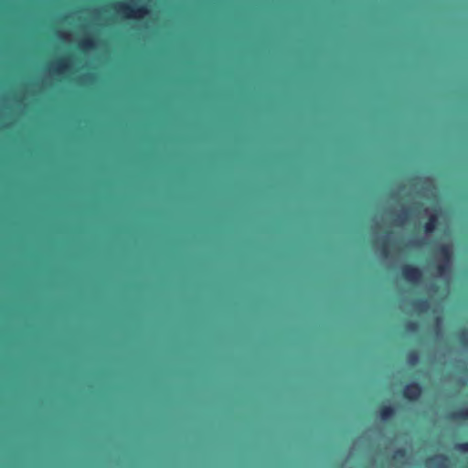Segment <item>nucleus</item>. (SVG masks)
<instances>
[{
	"label": "nucleus",
	"instance_id": "nucleus-1",
	"mask_svg": "<svg viewBox=\"0 0 468 468\" xmlns=\"http://www.w3.org/2000/svg\"><path fill=\"white\" fill-rule=\"evenodd\" d=\"M112 7L126 18H143L149 14V9L146 5L134 6L123 2H119L113 5Z\"/></svg>",
	"mask_w": 468,
	"mask_h": 468
},
{
	"label": "nucleus",
	"instance_id": "nucleus-2",
	"mask_svg": "<svg viewBox=\"0 0 468 468\" xmlns=\"http://www.w3.org/2000/svg\"><path fill=\"white\" fill-rule=\"evenodd\" d=\"M401 275L408 282L417 284L422 279V271L412 264H405L401 268Z\"/></svg>",
	"mask_w": 468,
	"mask_h": 468
},
{
	"label": "nucleus",
	"instance_id": "nucleus-3",
	"mask_svg": "<svg viewBox=\"0 0 468 468\" xmlns=\"http://www.w3.org/2000/svg\"><path fill=\"white\" fill-rule=\"evenodd\" d=\"M422 393V387L419 382L413 381L407 384L403 390V397L409 401H417Z\"/></svg>",
	"mask_w": 468,
	"mask_h": 468
},
{
	"label": "nucleus",
	"instance_id": "nucleus-4",
	"mask_svg": "<svg viewBox=\"0 0 468 468\" xmlns=\"http://www.w3.org/2000/svg\"><path fill=\"white\" fill-rule=\"evenodd\" d=\"M426 465L430 468H449V458L445 454L430 456L426 460Z\"/></svg>",
	"mask_w": 468,
	"mask_h": 468
},
{
	"label": "nucleus",
	"instance_id": "nucleus-5",
	"mask_svg": "<svg viewBox=\"0 0 468 468\" xmlns=\"http://www.w3.org/2000/svg\"><path fill=\"white\" fill-rule=\"evenodd\" d=\"M70 56H66L55 61L52 70L55 74L62 75L70 69Z\"/></svg>",
	"mask_w": 468,
	"mask_h": 468
},
{
	"label": "nucleus",
	"instance_id": "nucleus-6",
	"mask_svg": "<svg viewBox=\"0 0 468 468\" xmlns=\"http://www.w3.org/2000/svg\"><path fill=\"white\" fill-rule=\"evenodd\" d=\"M441 261L452 262V249L449 244H443L438 249Z\"/></svg>",
	"mask_w": 468,
	"mask_h": 468
},
{
	"label": "nucleus",
	"instance_id": "nucleus-7",
	"mask_svg": "<svg viewBox=\"0 0 468 468\" xmlns=\"http://www.w3.org/2000/svg\"><path fill=\"white\" fill-rule=\"evenodd\" d=\"M438 223V215L435 213L430 215L428 220L424 224V231L426 233H432L436 229Z\"/></svg>",
	"mask_w": 468,
	"mask_h": 468
},
{
	"label": "nucleus",
	"instance_id": "nucleus-8",
	"mask_svg": "<svg viewBox=\"0 0 468 468\" xmlns=\"http://www.w3.org/2000/svg\"><path fill=\"white\" fill-rule=\"evenodd\" d=\"M395 415V409L390 405H382L379 408V416L382 420H388Z\"/></svg>",
	"mask_w": 468,
	"mask_h": 468
},
{
	"label": "nucleus",
	"instance_id": "nucleus-9",
	"mask_svg": "<svg viewBox=\"0 0 468 468\" xmlns=\"http://www.w3.org/2000/svg\"><path fill=\"white\" fill-rule=\"evenodd\" d=\"M81 51L93 50L96 48L95 40L92 37H84L79 44Z\"/></svg>",
	"mask_w": 468,
	"mask_h": 468
},
{
	"label": "nucleus",
	"instance_id": "nucleus-10",
	"mask_svg": "<svg viewBox=\"0 0 468 468\" xmlns=\"http://www.w3.org/2000/svg\"><path fill=\"white\" fill-rule=\"evenodd\" d=\"M450 417L453 420H468V407L459 409L451 413Z\"/></svg>",
	"mask_w": 468,
	"mask_h": 468
},
{
	"label": "nucleus",
	"instance_id": "nucleus-11",
	"mask_svg": "<svg viewBox=\"0 0 468 468\" xmlns=\"http://www.w3.org/2000/svg\"><path fill=\"white\" fill-rule=\"evenodd\" d=\"M413 307L420 312L424 313L427 312L430 308V303L427 299H419L413 303Z\"/></svg>",
	"mask_w": 468,
	"mask_h": 468
},
{
	"label": "nucleus",
	"instance_id": "nucleus-12",
	"mask_svg": "<svg viewBox=\"0 0 468 468\" xmlns=\"http://www.w3.org/2000/svg\"><path fill=\"white\" fill-rule=\"evenodd\" d=\"M451 263L447 261H440L436 266L437 273L441 276L447 274L451 270Z\"/></svg>",
	"mask_w": 468,
	"mask_h": 468
},
{
	"label": "nucleus",
	"instance_id": "nucleus-13",
	"mask_svg": "<svg viewBox=\"0 0 468 468\" xmlns=\"http://www.w3.org/2000/svg\"><path fill=\"white\" fill-rule=\"evenodd\" d=\"M419 353L415 350L410 351L407 355V361L410 365H416L419 362Z\"/></svg>",
	"mask_w": 468,
	"mask_h": 468
},
{
	"label": "nucleus",
	"instance_id": "nucleus-14",
	"mask_svg": "<svg viewBox=\"0 0 468 468\" xmlns=\"http://www.w3.org/2000/svg\"><path fill=\"white\" fill-rule=\"evenodd\" d=\"M406 455H407V451L404 448H399L394 452L392 458L394 460H401V459L405 458Z\"/></svg>",
	"mask_w": 468,
	"mask_h": 468
},
{
	"label": "nucleus",
	"instance_id": "nucleus-15",
	"mask_svg": "<svg viewBox=\"0 0 468 468\" xmlns=\"http://www.w3.org/2000/svg\"><path fill=\"white\" fill-rule=\"evenodd\" d=\"M458 338L460 340V342L463 345L467 344L468 343V329H463L459 334H458Z\"/></svg>",
	"mask_w": 468,
	"mask_h": 468
},
{
	"label": "nucleus",
	"instance_id": "nucleus-16",
	"mask_svg": "<svg viewBox=\"0 0 468 468\" xmlns=\"http://www.w3.org/2000/svg\"><path fill=\"white\" fill-rule=\"evenodd\" d=\"M407 219H408V213L405 211L397 216L395 222L398 225H402L403 223H405L407 221Z\"/></svg>",
	"mask_w": 468,
	"mask_h": 468
},
{
	"label": "nucleus",
	"instance_id": "nucleus-17",
	"mask_svg": "<svg viewBox=\"0 0 468 468\" xmlns=\"http://www.w3.org/2000/svg\"><path fill=\"white\" fill-rule=\"evenodd\" d=\"M406 330L408 332H416L419 328L418 323L414 321H410L406 324Z\"/></svg>",
	"mask_w": 468,
	"mask_h": 468
},
{
	"label": "nucleus",
	"instance_id": "nucleus-18",
	"mask_svg": "<svg viewBox=\"0 0 468 468\" xmlns=\"http://www.w3.org/2000/svg\"><path fill=\"white\" fill-rule=\"evenodd\" d=\"M455 449L461 452H468V441L456 444Z\"/></svg>",
	"mask_w": 468,
	"mask_h": 468
},
{
	"label": "nucleus",
	"instance_id": "nucleus-19",
	"mask_svg": "<svg viewBox=\"0 0 468 468\" xmlns=\"http://www.w3.org/2000/svg\"><path fill=\"white\" fill-rule=\"evenodd\" d=\"M80 81L81 82H92V80H94V75L93 74H85L81 77H80Z\"/></svg>",
	"mask_w": 468,
	"mask_h": 468
},
{
	"label": "nucleus",
	"instance_id": "nucleus-20",
	"mask_svg": "<svg viewBox=\"0 0 468 468\" xmlns=\"http://www.w3.org/2000/svg\"><path fill=\"white\" fill-rule=\"evenodd\" d=\"M382 251H383L384 254H387V248H386L385 245L383 246Z\"/></svg>",
	"mask_w": 468,
	"mask_h": 468
},
{
	"label": "nucleus",
	"instance_id": "nucleus-21",
	"mask_svg": "<svg viewBox=\"0 0 468 468\" xmlns=\"http://www.w3.org/2000/svg\"><path fill=\"white\" fill-rule=\"evenodd\" d=\"M437 322L440 323L441 321V317H437Z\"/></svg>",
	"mask_w": 468,
	"mask_h": 468
},
{
	"label": "nucleus",
	"instance_id": "nucleus-22",
	"mask_svg": "<svg viewBox=\"0 0 468 468\" xmlns=\"http://www.w3.org/2000/svg\"><path fill=\"white\" fill-rule=\"evenodd\" d=\"M433 290L436 291L437 290V285H433Z\"/></svg>",
	"mask_w": 468,
	"mask_h": 468
}]
</instances>
